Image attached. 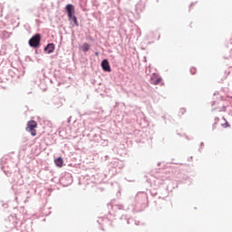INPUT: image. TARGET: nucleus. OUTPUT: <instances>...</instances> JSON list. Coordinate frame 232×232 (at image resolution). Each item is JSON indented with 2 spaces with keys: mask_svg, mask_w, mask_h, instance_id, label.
I'll use <instances>...</instances> for the list:
<instances>
[{
  "mask_svg": "<svg viewBox=\"0 0 232 232\" xmlns=\"http://www.w3.org/2000/svg\"><path fill=\"white\" fill-rule=\"evenodd\" d=\"M41 34L37 33L34 35H33L29 41H28V44L31 48H39V46H41Z\"/></svg>",
  "mask_w": 232,
  "mask_h": 232,
  "instance_id": "1",
  "label": "nucleus"
},
{
  "mask_svg": "<svg viewBox=\"0 0 232 232\" xmlns=\"http://www.w3.org/2000/svg\"><path fill=\"white\" fill-rule=\"evenodd\" d=\"M37 128V121H30L27 123L26 131H29L33 137H35L37 135V132L35 129Z\"/></svg>",
  "mask_w": 232,
  "mask_h": 232,
  "instance_id": "2",
  "label": "nucleus"
},
{
  "mask_svg": "<svg viewBox=\"0 0 232 232\" xmlns=\"http://www.w3.org/2000/svg\"><path fill=\"white\" fill-rule=\"evenodd\" d=\"M65 12L67 13V17H72V15L75 14V6L72 4H68L65 6Z\"/></svg>",
  "mask_w": 232,
  "mask_h": 232,
  "instance_id": "3",
  "label": "nucleus"
},
{
  "mask_svg": "<svg viewBox=\"0 0 232 232\" xmlns=\"http://www.w3.org/2000/svg\"><path fill=\"white\" fill-rule=\"evenodd\" d=\"M44 51L45 52V53H53V52H55V44L53 43H49L46 44V46L44 48Z\"/></svg>",
  "mask_w": 232,
  "mask_h": 232,
  "instance_id": "4",
  "label": "nucleus"
},
{
  "mask_svg": "<svg viewBox=\"0 0 232 232\" xmlns=\"http://www.w3.org/2000/svg\"><path fill=\"white\" fill-rule=\"evenodd\" d=\"M103 72H111V66H110V62L108 59H103L101 63Z\"/></svg>",
  "mask_w": 232,
  "mask_h": 232,
  "instance_id": "5",
  "label": "nucleus"
},
{
  "mask_svg": "<svg viewBox=\"0 0 232 232\" xmlns=\"http://www.w3.org/2000/svg\"><path fill=\"white\" fill-rule=\"evenodd\" d=\"M63 180H67V183L65 184V186H70V184H72V182H73V179L72 178V175L67 174L64 178L62 179Z\"/></svg>",
  "mask_w": 232,
  "mask_h": 232,
  "instance_id": "6",
  "label": "nucleus"
},
{
  "mask_svg": "<svg viewBox=\"0 0 232 232\" xmlns=\"http://www.w3.org/2000/svg\"><path fill=\"white\" fill-rule=\"evenodd\" d=\"M54 164L57 166V168H63V164H64V160L59 157L56 160H54Z\"/></svg>",
  "mask_w": 232,
  "mask_h": 232,
  "instance_id": "7",
  "label": "nucleus"
},
{
  "mask_svg": "<svg viewBox=\"0 0 232 232\" xmlns=\"http://www.w3.org/2000/svg\"><path fill=\"white\" fill-rule=\"evenodd\" d=\"M121 220H126L127 224H133V222H135V220L131 218H129L128 216L126 215H122L121 217Z\"/></svg>",
  "mask_w": 232,
  "mask_h": 232,
  "instance_id": "8",
  "label": "nucleus"
},
{
  "mask_svg": "<svg viewBox=\"0 0 232 232\" xmlns=\"http://www.w3.org/2000/svg\"><path fill=\"white\" fill-rule=\"evenodd\" d=\"M69 21L72 23H74L75 26H79V21L77 20V16L75 14H72L71 16H68Z\"/></svg>",
  "mask_w": 232,
  "mask_h": 232,
  "instance_id": "9",
  "label": "nucleus"
},
{
  "mask_svg": "<svg viewBox=\"0 0 232 232\" xmlns=\"http://www.w3.org/2000/svg\"><path fill=\"white\" fill-rule=\"evenodd\" d=\"M82 52H88L89 50H90V44H83L82 45Z\"/></svg>",
  "mask_w": 232,
  "mask_h": 232,
  "instance_id": "10",
  "label": "nucleus"
},
{
  "mask_svg": "<svg viewBox=\"0 0 232 232\" xmlns=\"http://www.w3.org/2000/svg\"><path fill=\"white\" fill-rule=\"evenodd\" d=\"M112 209H119V211H121V210L124 209V206H122V205H114L112 207Z\"/></svg>",
  "mask_w": 232,
  "mask_h": 232,
  "instance_id": "11",
  "label": "nucleus"
},
{
  "mask_svg": "<svg viewBox=\"0 0 232 232\" xmlns=\"http://www.w3.org/2000/svg\"><path fill=\"white\" fill-rule=\"evenodd\" d=\"M162 82V78L161 77H159L157 78L154 82H153V84L154 86H157V84Z\"/></svg>",
  "mask_w": 232,
  "mask_h": 232,
  "instance_id": "12",
  "label": "nucleus"
},
{
  "mask_svg": "<svg viewBox=\"0 0 232 232\" xmlns=\"http://www.w3.org/2000/svg\"><path fill=\"white\" fill-rule=\"evenodd\" d=\"M218 121H220V119H218V117L215 118V122L212 125L213 130H215L217 128V124H218Z\"/></svg>",
  "mask_w": 232,
  "mask_h": 232,
  "instance_id": "13",
  "label": "nucleus"
},
{
  "mask_svg": "<svg viewBox=\"0 0 232 232\" xmlns=\"http://www.w3.org/2000/svg\"><path fill=\"white\" fill-rule=\"evenodd\" d=\"M223 121H225V123L221 124L222 128H229V122L226 121V118H223Z\"/></svg>",
  "mask_w": 232,
  "mask_h": 232,
  "instance_id": "14",
  "label": "nucleus"
},
{
  "mask_svg": "<svg viewBox=\"0 0 232 232\" xmlns=\"http://www.w3.org/2000/svg\"><path fill=\"white\" fill-rule=\"evenodd\" d=\"M142 12V9H140V5L137 4L136 5V14H140Z\"/></svg>",
  "mask_w": 232,
  "mask_h": 232,
  "instance_id": "15",
  "label": "nucleus"
},
{
  "mask_svg": "<svg viewBox=\"0 0 232 232\" xmlns=\"http://www.w3.org/2000/svg\"><path fill=\"white\" fill-rule=\"evenodd\" d=\"M190 73H191V75H195V73H197V69L195 67H191Z\"/></svg>",
  "mask_w": 232,
  "mask_h": 232,
  "instance_id": "16",
  "label": "nucleus"
},
{
  "mask_svg": "<svg viewBox=\"0 0 232 232\" xmlns=\"http://www.w3.org/2000/svg\"><path fill=\"white\" fill-rule=\"evenodd\" d=\"M179 113H181V115H184L186 113V108H181L179 110Z\"/></svg>",
  "mask_w": 232,
  "mask_h": 232,
  "instance_id": "17",
  "label": "nucleus"
},
{
  "mask_svg": "<svg viewBox=\"0 0 232 232\" xmlns=\"http://www.w3.org/2000/svg\"><path fill=\"white\" fill-rule=\"evenodd\" d=\"M3 10H4V7H3V5L0 4V17H3Z\"/></svg>",
  "mask_w": 232,
  "mask_h": 232,
  "instance_id": "18",
  "label": "nucleus"
},
{
  "mask_svg": "<svg viewBox=\"0 0 232 232\" xmlns=\"http://www.w3.org/2000/svg\"><path fill=\"white\" fill-rule=\"evenodd\" d=\"M194 5H195V3H191L189 5V8H191V6H194Z\"/></svg>",
  "mask_w": 232,
  "mask_h": 232,
  "instance_id": "19",
  "label": "nucleus"
},
{
  "mask_svg": "<svg viewBox=\"0 0 232 232\" xmlns=\"http://www.w3.org/2000/svg\"><path fill=\"white\" fill-rule=\"evenodd\" d=\"M94 55H96V57L99 56V52H96Z\"/></svg>",
  "mask_w": 232,
  "mask_h": 232,
  "instance_id": "20",
  "label": "nucleus"
},
{
  "mask_svg": "<svg viewBox=\"0 0 232 232\" xmlns=\"http://www.w3.org/2000/svg\"><path fill=\"white\" fill-rule=\"evenodd\" d=\"M214 95H218V92H214Z\"/></svg>",
  "mask_w": 232,
  "mask_h": 232,
  "instance_id": "21",
  "label": "nucleus"
},
{
  "mask_svg": "<svg viewBox=\"0 0 232 232\" xmlns=\"http://www.w3.org/2000/svg\"><path fill=\"white\" fill-rule=\"evenodd\" d=\"M212 106H215V102H212Z\"/></svg>",
  "mask_w": 232,
  "mask_h": 232,
  "instance_id": "22",
  "label": "nucleus"
},
{
  "mask_svg": "<svg viewBox=\"0 0 232 232\" xmlns=\"http://www.w3.org/2000/svg\"><path fill=\"white\" fill-rule=\"evenodd\" d=\"M70 119H72V117H70V118L68 119V121H67V122H70V121H71Z\"/></svg>",
  "mask_w": 232,
  "mask_h": 232,
  "instance_id": "23",
  "label": "nucleus"
},
{
  "mask_svg": "<svg viewBox=\"0 0 232 232\" xmlns=\"http://www.w3.org/2000/svg\"><path fill=\"white\" fill-rule=\"evenodd\" d=\"M200 146H204V142H201V143H200Z\"/></svg>",
  "mask_w": 232,
  "mask_h": 232,
  "instance_id": "24",
  "label": "nucleus"
},
{
  "mask_svg": "<svg viewBox=\"0 0 232 232\" xmlns=\"http://www.w3.org/2000/svg\"><path fill=\"white\" fill-rule=\"evenodd\" d=\"M135 225H136V226H139V222H138V223H137V222H135Z\"/></svg>",
  "mask_w": 232,
  "mask_h": 232,
  "instance_id": "25",
  "label": "nucleus"
},
{
  "mask_svg": "<svg viewBox=\"0 0 232 232\" xmlns=\"http://www.w3.org/2000/svg\"><path fill=\"white\" fill-rule=\"evenodd\" d=\"M35 53H39V52L37 50H35Z\"/></svg>",
  "mask_w": 232,
  "mask_h": 232,
  "instance_id": "26",
  "label": "nucleus"
},
{
  "mask_svg": "<svg viewBox=\"0 0 232 232\" xmlns=\"http://www.w3.org/2000/svg\"><path fill=\"white\" fill-rule=\"evenodd\" d=\"M198 151H202V149H198Z\"/></svg>",
  "mask_w": 232,
  "mask_h": 232,
  "instance_id": "27",
  "label": "nucleus"
},
{
  "mask_svg": "<svg viewBox=\"0 0 232 232\" xmlns=\"http://www.w3.org/2000/svg\"><path fill=\"white\" fill-rule=\"evenodd\" d=\"M161 180H166V179L162 178Z\"/></svg>",
  "mask_w": 232,
  "mask_h": 232,
  "instance_id": "28",
  "label": "nucleus"
},
{
  "mask_svg": "<svg viewBox=\"0 0 232 232\" xmlns=\"http://www.w3.org/2000/svg\"><path fill=\"white\" fill-rule=\"evenodd\" d=\"M162 119H166V117H165V116H162Z\"/></svg>",
  "mask_w": 232,
  "mask_h": 232,
  "instance_id": "29",
  "label": "nucleus"
},
{
  "mask_svg": "<svg viewBox=\"0 0 232 232\" xmlns=\"http://www.w3.org/2000/svg\"><path fill=\"white\" fill-rule=\"evenodd\" d=\"M158 166H160V162L158 163Z\"/></svg>",
  "mask_w": 232,
  "mask_h": 232,
  "instance_id": "30",
  "label": "nucleus"
}]
</instances>
